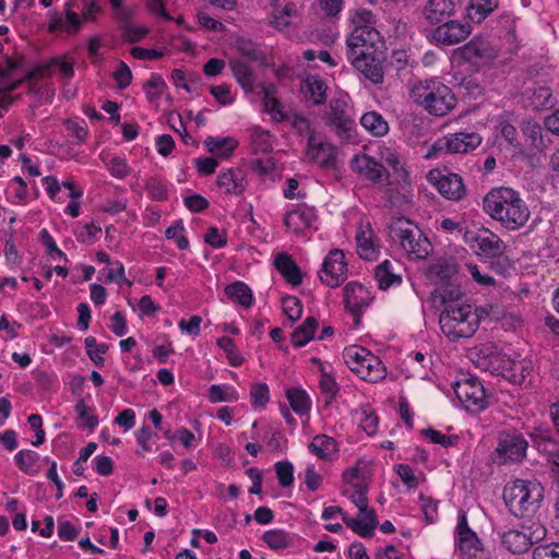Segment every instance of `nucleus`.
I'll return each instance as SVG.
<instances>
[{
    "instance_id": "f257e3e1",
    "label": "nucleus",
    "mask_w": 559,
    "mask_h": 559,
    "mask_svg": "<svg viewBox=\"0 0 559 559\" xmlns=\"http://www.w3.org/2000/svg\"><path fill=\"white\" fill-rule=\"evenodd\" d=\"M382 37L377 29H352L346 38V57L365 79L383 83L384 61Z\"/></svg>"
},
{
    "instance_id": "f03ea898",
    "label": "nucleus",
    "mask_w": 559,
    "mask_h": 559,
    "mask_svg": "<svg viewBox=\"0 0 559 559\" xmlns=\"http://www.w3.org/2000/svg\"><path fill=\"white\" fill-rule=\"evenodd\" d=\"M483 209L509 230L523 227L531 214L520 193L508 187L491 189L483 200Z\"/></svg>"
},
{
    "instance_id": "7ed1b4c3",
    "label": "nucleus",
    "mask_w": 559,
    "mask_h": 559,
    "mask_svg": "<svg viewBox=\"0 0 559 559\" xmlns=\"http://www.w3.org/2000/svg\"><path fill=\"white\" fill-rule=\"evenodd\" d=\"M409 96L417 106L436 117L448 115L456 105L452 90L436 78L415 84L411 88Z\"/></svg>"
},
{
    "instance_id": "20e7f679",
    "label": "nucleus",
    "mask_w": 559,
    "mask_h": 559,
    "mask_svg": "<svg viewBox=\"0 0 559 559\" xmlns=\"http://www.w3.org/2000/svg\"><path fill=\"white\" fill-rule=\"evenodd\" d=\"M487 311L471 304H463L452 308L442 309L439 324L442 333L451 341L462 337H471L477 331L481 319L487 317Z\"/></svg>"
},
{
    "instance_id": "39448f33",
    "label": "nucleus",
    "mask_w": 559,
    "mask_h": 559,
    "mask_svg": "<svg viewBox=\"0 0 559 559\" xmlns=\"http://www.w3.org/2000/svg\"><path fill=\"white\" fill-rule=\"evenodd\" d=\"M343 359L347 367L365 381L377 383L386 376V369L381 359L362 346L345 347Z\"/></svg>"
},
{
    "instance_id": "423d86ee",
    "label": "nucleus",
    "mask_w": 559,
    "mask_h": 559,
    "mask_svg": "<svg viewBox=\"0 0 559 559\" xmlns=\"http://www.w3.org/2000/svg\"><path fill=\"white\" fill-rule=\"evenodd\" d=\"M390 237L415 259H425L431 251V243L424 233L407 219H397L390 226Z\"/></svg>"
},
{
    "instance_id": "0eeeda50",
    "label": "nucleus",
    "mask_w": 559,
    "mask_h": 559,
    "mask_svg": "<svg viewBox=\"0 0 559 559\" xmlns=\"http://www.w3.org/2000/svg\"><path fill=\"white\" fill-rule=\"evenodd\" d=\"M481 141V136L475 131L448 133L428 147L425 158H438L442 154H467L476 150Z\"/></svg>"
},
{
    "instance_id": "6e6552de",
    "label": "nucleus",
    "mask_w": 559,
    "mask_h": 559,
    "mask_svg": "<svg viewBox=\"0 0 559 559\" xmlns=\"http://www.w3.org/2000/svg\"><path fill=\"white\" fill-rule=\"evenodd\" d=\"M528 442L521 432L502 431L490 459L501 466L508 463H521L526 457Z\"/></svg>"
},
{
    "instance_id": "1a4fd4ad",
    "label": "nucleus",
    "mask_w": 559,
    "mask_h": 559,
    "mask_svg": "<svg viewBox=\"0 0 559 559\" xmlns=\"http://www.w3.org/2000/svg\"><path fill=\"white\" fill-rule=\"evenodd\" d=\"M462 406L471 413H479L488 406L486 391L477 377L466 376L452 385Z\"/></svg>"
},
{
    "instance_id": "9d476101",
    "label": "nucleus",
    "mask_w": 559,
    "mask_h": 559,
    "mask_svg": "<svg viewBox=\"0 0 559 559\" xmlns=\"http://www.w3.org/2000/svg\"><path fill=\"white\" fill-rule=\"evenodd\" d=\"M463 239L481 258L495 259L496 257L503 255L507 248L498 235L485 228L465 230Z\"/></svg>"
},
{
    "instance_id": "9b49d317",
    "label": "nucleus",
    "mask_w": 559,
    "mask_h": 559,
    "mask_svg": "<svg viewBox=\"0 0 559 559\" xmlns=\"http://www.w3.org/2000/svg\"><path fill=\"white\" fill-rule=\"evenodd\" d=\"M471 355L477 368L507 379V373H509L512 361L508 355L495 350L492 346L488 345H483Z\"/></svg>"
},
{
    "instance_id": "f8f14e48",
    "label": "nucleus",
    "mask_w": 559,
    "mask_h": 559,
    "mask_svg": "<svg viewBox=\"0 0 559 559\" xmlns=\"http://www.w3.org/2000/svg\"><path fill=\"white\" fill-rule=\"evenodd\" d=\"M320 281L330 287H337L347 278V263L341 249L331 250L319 271Z\"/></svg>"
},
{
    "instance_id": "ddd939ff",
    "label": "nucleus",
    "mask_w": 559,
    "mask_h": 559,
    "mask_svg": "<svg viewBox=\"0 0 559 559\" xmlns=\"http://www.w3.org/2000/svg\"><path fill=\"white\" fill-rule=\"evenodd\" d=\"M326 124L336 133L337 136L346 140L353 138L355 131V121L347 111V105L344 100L334 99L330 103L326 114Z\"/></svg>"
},
{
    "instance_id": "4468645a",
    "label": "nucleus",
    "mask_w": 559,
    "mask_h": 559,
    "mask_svg": "<svg viewBox=\"0 0 559 559\" xmlns=\"http://www.w3.org/2000/svg\"><path fill=\"white\" fill-rule=\"evenodd\" d=\"M503 500L509 511L515 516H525L535 512L543 500L542 491H502Z\"/></svg>"
},
{
    "instance_id": "2eb2a0df",
    "label": "nucleus",
    "mask_w": 559,
    "mask_h": 559,
    "mask_svg": "<svg viewBox=\"0 0 559 559\" xmlns=\"http://www.w3.org/2000/svg\"><path fill=\"white\" fill-rule=\"evenodd\" d=\"M350 168L366 180L374 183H383L389 180V171L385 167L367 154H357L350 160Z\"/></svg>"
},
{
    "instance_id": "dca6fc26",
    "label": "nucleus",
    "mask_w": 559,
    "mask_h": 559,
    "mask_svg": "<svg viewBox=\"0 0 559 559\" xmlns=\"http://www.w3.org/2000/svg\"><path fill=\"white\" fill-rule=\"evenodd\" d=\"M429 181L437 188L440 194L451 201H459L465 195L463 179L457 174H441L431 170L428 175Z\"/></svg>"
},
{
    "instance_id": "f3484780",
    "label": "nucleus",
    "mask_w": 559,
    "mask_h": 559,
    "mask_svg": "<svg viewBox=\"0 0 559 559\" xmlns=\"http://www.w3.org/2000/svg\"><path fill=\"white\" fill-rule=\"evenodd\" d=\"M432 32V38L444 46H453L465 40L472 32L467 22L449 20L439 23Z\"/></svg>"
},
{
    "instance_id": "a211bd4d",
    "label": "nucleus",
    "mask_w": 559,
    "mask_h": 559,
    "mask_svg": "<svg viewBox=\"0 0 559 559\" xmlns=\"http://www.w3.org/2000/svg\"><path fill=\"white\" fill-rule=\"evenodd\" d=\"M305 155L308 162L314 163L321 168L331 169L335 167V147L323 141L320 135L311 136L308 140Z\"/></svg>"
},
{
    "instance_id": "6ab92c4d",
    "label": "nucleus",
    "mask_w": 559,
    "mask_h": 559,
    "mask_svg": "<svg viewBox=\"0 0 559 559\" xmlns=\"http://www.w3.org/2000/svg\"><path fill=\"white\" fill-rule=\"evenodd\" d=\"M343 299L345 307L355 316H359L361 310L369 306L373 297L371 292L357 282H349L343 289Z\"/></svg>"
},
{
    "instance_id": "aec40b11",
    "label": "nucleus",
    "mask_w": 559,
    "mask_h": 559,
    "mask_svg": "<svg viewBox=\"0 0 559 559\" xmlns=\"http://www.w3.org/2000/svg\"><path fill=\"white\" fill-rule=\"evenodd\" d=\"M526 144L536 152H544L551 143L548 131L532 119L523 120L520 124Z\"/></svg>"
},
{
    "instance_id": "412c9836",
    "label": "nucleus",
    "mask_w": 559,
    "mask_h": 559,
    "mask_svg": "<svg viewBox=\"0 0 559 559\" xmlns=\"http://www.w3.org/2000/svg\"><path fill=\"white\" fill-rule=\"evenodd\" d=\"M342 520L354 533L366 538L371 537L378 525V519L374 510L358 512L356 516L347 513L342 514Z\"/></svg>"
},
{
    "instance_id": "4be33fe9",
    "label": "nucleus",
    "mask_w": 559,
    "mask_h": 559,
    "mask_svg": "<svg viewBox=\"0 0 559 559\" xmlns=\"http://www.w3.org/2000/svg\"><path fill=\"white\" fill-rule=\"evenodd\" d=\"M317 215L312 207L299 206L286 213L284 224L294 234H301L304 230L312 227Z\"/></svg>"
},
{
    "instance_id": "5701e85b",
    "label": "nucleus",
    "mask_w": 559,
    "mask_h": 559,
    "mask_svg": "<svg viewBox=\"0 0 559 559\" xmlns=\"http://www.w3.org/2000/svg\"><path fill=\"white\" fill-rule=\"evenodd\" d=\"M217 185L226 194L240 195L247 187L246 174L241 168H228L217 176Z\"/></svg>"
},
{
    "instance_id": "b1692460",
    "label": "nucleus",
    "mask_w": 559,
    "mask_h": 559,
    "mask_svg": "<svg viewBox=\"0 0 559 559\" xmlns=\"http://www.w3.org/2000/svg\"><path fill=\"white\" fill-rule=\"evenodd\" d=\"M461 0H429L424 8V16L430 24H439L450 17Z\"/></svg>"
},
{
    "instance_id": "393cba45",
    "label": "nucleus",
    "mask_w": 559,
    "mask_h": 559,
    "mask_svg": "<svg viewBox=\"0 0 559 559\" xmlns=\"http://www.w3.org/2000/svg\"><path fill=\"white\" fill-rule=\"evenodd\" d=\"M457 548L467 555H475L481 549L480 540L467 524L465 513H461L456 525Z\"/></svg>"
},
{
    "instance_id": "a878e982",
    "label": "nucleus",
    "mask_w": 559,
    "mask_h": 559,
    "mask_svg": "<svg viewBox=\"0 0 559 559\" xmlns=\"http://www.w3.org/2000/svg\"><path fill=\"white\" fill-rule=\"evenodd\" d=\"M522 97L526 107H531L536 110L551 108L557 103V99L554 97L552 92L548 86L527 87Z\"/></svg>"
},
{
    "instance_id": "bb28decb",
    "label": "nucleus",
    "mask_w": 559,
    "mask_h": 559,
    "mask_svg": "<svg viewBox=\"0 0 559 559\" xmlns=\"http://www.w3.org/2000/svg\"><path fill=\"white\" fill-rule=\"evenodd\" d=\"M357 252L364 260H376L380 253L374 241L373 231L369 226H360L356 234Z\"/></svg>"
},
{
    "instance_id": "cd10ccee",
    "label": "nucleus",
    "mask_w": 559,
    "mask_h": 559,
    "mask_svg": "<svg viewBox=\"0 0 559 559\" xmlns=\"http://www.w3.org/2000/svg\"><path fill=\"white\" fill-rule=\"evenodd\" d=\"M499 536L502 546L512 554H524L531 548V539L526 537L523 527L499 533Z\"/></svg>"
},
{
    "instance_id": "c85d7f7f",
    "label": "nucleus",
    "mask_w": 559,
    "mask_h": 559,
    "mask_svg": "<svg viewBox=\"0 0 559 559\" xmlns=\"http://www.w3.org/2000/svg\"><path fill=\"white\" fill-rule=\"evenodd\" d=\"M308 448L317 457L324 461L334 460L338 453L337 442L326 435L316 436Z\"/></svg>"
},
{
    "instance_id": "c756f323",
    "label": "nucleus",
    "mask_w": 559,
    "mask_h": 559,
    "mask_svg": "<svg viewBox=\"0 0 559 559\" xmlns=\"http://www.w3.org/2000/svg\"><path fill=\"white\" fill-rule=\"evenodd\" d=\"M229 67L243 91L247 93L252 92L254 90L255 75L250 64L242 59H234L229 61Z\"/></svg>"
},
{
    "instance_id": "7c9ffc66",
    "label": "nucleus",
    "mask_w": 559,
    "mask_h": 559,
    "mask_svg": "<svg viewBox=\"0 0 559 559\" xmlns=\"http://www.w3.org/2000/svg\"><path fill=\"white\" fill-rule=\"evenodd\" d=\"M274 265L289 284L296 286L301 283L300 269L289 254L285 252L278 253L275 257Z\"/></svg>"
},
{
    "instance_id": "2f4dec72",
    "label": "nucleus",
    "mask_w": 559,
    "mask_h": 559,
    "mask_svg": "<svg viewBox=\"0 0 559 559\" xmlns=\"http://www.w3.org/2000/svg\"><path fill=\"white\" fill-rule=\"evenodd\" d=\"M207 152L224 159L228 158L238 146V141L231 136H207L204 140Z\"/></svg>"
},
{
    "instance_id": "473e14b6",
    "label": "nucleus",
    "mask_w": 559,
    "mask_h": 559,
    "mask_svg": "<svg viewBox=\"0 0 559 559\" xmlns=\"http://www.w3.org/2000/svg\"><path fill=\"white\" fill-rule=\"evenodd\" d=\"M360 124L374 138H382L386 135L390 130L388 121L377 111L365 112L360 118Z\"/></svg>"
},
{
    "instance_id": "72a5a7b5",
    "label": "nucleus",
    "mask_w": 559,
    "mask_h": 559,
    "mask_svg": "<svg viewBox=\"0 0 559 559\" xmlns=\"http://www.w3.org/2000/svg\"><path fill=\"white\" fill-rule=\"evenodd\" d=\"M436 294L439 295V298H440V302L444 308H447L448 306H451L452 308L454 307H457V306H461L463 305L464 302H461V298H462V290L460 288L459 285L454 284V283H444L443 285H441L439 287L438 290H433V293L431 294V298L433 300V302L436 304Z\"/></svg>"
},
{
    "instance_id": "f704fd0d",
    "label": "nucleus",
    "mask_w": 559,
    "mask_h": 559,
    "mask_svg": "<svg viewBox=\"0 0 559 559\" xmlns=\"http://www.w3.org/2000/svg\"><path fill=\"white\" fill-rule=\"evenodd\" d=\"M263 106L264 110L271 115L276 122L286 121L289 118V111H285L283 105L274 96V87L266 86L263 88Z\"/></svg>"
},
{
    "instance_id": "c9c22d12",
    "label": "nucleus",
    "mask_w": 559,
    "mask_h": 559,
    "mask_svg": "<svg viewBox=\"0 0 559 559\" xmlns=\"http://www.w3.org/2000/svg\"><path fill=\"white\" fill-rule=\"evenodd\" d=\"M374 277L378 282V287L382 290L400 285L402 282L401 276L395 274L393 264L389 260H384L376 267Z\"/></svg>"
},
{
    "instance_id": "e433bc0d",
    "label": "nucleus",
    "mask_w": 559,
    "mask_h": 559,
    "mask_svg": "<svg viewBox=\"0 0 559 559\" xmlns=\"http://www.w3.org/2000/svg\"><path fill=\"white\" fill-rule=\"evenodd\" d=\"M250 143L254 153H269L273 150L274 136L259 126L249 129Z\"/></svg>"
},
{
    "instance_id": "4c0bfd02",
    "label": "nucleus",
    "mask_w": 559,
    "mask_h": 559,
    "mask_svg": "<svg viewBox=\"0 0 559 559\" xmlns=\"http://www.w3.org/2000/svg\"><path fill=\"white\" fill-rule=\"evenodd\" d=\"M317 325V320L313 317H308L290 334L292 344L295 347H302L308 344L313 338Z\"/></svg>"
},
{
    "instance_id": "58836bf2",
    "label": "nucleus",
    "mask_w": 559,
    "mask_h": 559,
    "mask_svg": "<svg viewBox=\"0 0 559 559\" xmlns=\"http://www.w3.org/2000/svg\"><path fill=\"white\" fill-rule=\"evenodd\" d=\"M226 296L245 308L251 307L253 302V294L250 287L243 282H235L225 287Z\"/></svg>"
},
{
    "instance_id": "ea45409f",
    "label": "nucleus",
    "mask_w": 559,
    "mask_h": 559,
    "mask_svg": "<svg viewBox=\"0 0 559 559\" xmlns=\"http://www.w3.org/2000/svg\"><path fill=\"white\" fill-rule=\"evenodd\" d=\"M295 132L300 136L307 138V141L311 136H318L319 134L314 131L311 120L301 112L292 110L289 111V118L286 119Z\"/></svg>"
},
{
    "instance_id": "a19ab883",
    "label": "nucleus",
    "mask_w": 559,
    "mask_h": 559,
    "mask_svg": "<svg viewBox=\"0 0 559 559\" xmlns=\"http://www.w3.org/2000/svg\"><path fill=\"white\" fill-rule=\"evenodd\" d=\"M294 5L292 3H282L280 0H271L270 15L271 23L276 27H285L289 24L288 19L292 16Z\"/></svg>"
},
{
    "instance_id": "79ce46f5",
    "label": "nucleus",
    "mask_w": 559,
    "mask_h": 559,
    "mask_svg": "<svg viewBox=\"0 0 559 559\" xmlns=\"http://www.w3.org/2000/svg\"><path fill=\"white\" fill-rule=\"evenodd\" d=\"M286 397L296 414L306 415L310 411L311 401L306 391L299 388H290L286 391Z\"/></svg>"
},
{
    "instance_id": "37998d69",
    "label": "nucleus",
    "mask_w": 559,
    "mask_h": 559,
    "mask_svg": "<svg viewBox=\"0 0 559 559\" xmlns=\"http://www.w3.org/2000/svg\"><path fill=\"white\" fill-rule=\"evenodd\" d=\"M532 371L533 367L531 361L512 359L509 373H507V380L513 384L522 385Z\"/></svg>"
},
{
    "instance_id": "c03bdc74",
    "label": "nucleus",
    "mask_w": 559,
    "mask_h": 559,
    "mask_svg": "<svg viewBox=\"0 0 559 559\" xmlns=\"http://www.w3.org/2000/svg\"><path fill=\"white\" fill-rule=\"evenodd\" d=\"M262 539L273 550H282L293 544V537L287 532L277 528L266 531Z\"/></svg>"
},
{
    "instance_id": "a18cd8bd",
    "label": "nucleus",
    "mask_w": 559,
    "mask_h": 559,
    "mask_svg": "<svg viewBox=\"0 0 559 559\" xmlns=\"http://www.w3.org/2000/svg\"><path fill=\"white\" fill-rule=\"evenodd\" d=\"M497 7L498 0H475L468 8V16L479 23Z\"/></svg>"
},
{
    "instance_id": "49530a36",
    "label": "nucleus",
    "mask_w": 559,
    "mask_h": 559,
    "mask_svg": "<svg viewBox=\"0 0 559 559\" xmlns=\"http://www.w3.org/2000/svg\"><path fill=\"white\" fill-rule=\"evenodd\" d=\"M238 396V392L228 385L212 384L209 388L207 397L212 403L236 402Z\"/></svg>"
},
{
    "instance_id": "de8ad7c7",
    "label": "nucleus",
    "mask_w": 559,
    "mask_h": 559,
    "mask_svg": "<svg viewBox=\"0 0 559 559\" xmlns=\"http://www.w3.org/2000/svg\"><path fill=\"white\" fill-rule=\"evenodd\" d=\"M84 345L90 359L96 366L103 367L105 364L103 355L108 350V345L105 343L98 344L94 336H87L84 340Z\"/></svg>"
},
{
    "instance_id": "09e8293b",
    "label": "nucleus",
    "mask_w": 559,
    "mask_h": 559,
    "mask_svg": "<svg viewBox=\"0 0 559 559\" xmlns=\"http://www.w3.org/2000/svg\"><path fill=\"white\" fill-rule=\"evenodd\" d=\"M356 418L367 435L372 436L377 432L379 420L378 416L371 408L361 407L356 412Z\"/></svg>"
},
{
    "instance_id": "8fccbe9b",
    "label": "nucleus",
    "mask_w": 559,
    "mask_h": 559,
    "mask_svg": "<svg viewBox=\"0 0 559 559\" xmlns=\"http://www.w3.org/2000/svg\"><path fill=\"white\" fill-rule=\"evenodd\" d=\"M319 386L322 395L325 399V404L330 405L336 397L340 386L336 383L334 377L330 373L325 372L323 369L321 370V378L319 381Z\"/></svg>"
},
{
    "instance_id": "3c124183",
    "label": "nucleus",
    "mask_w": 559,
    "mask_h": 559,
    "mask_svg": "<svg viewBox=\"0 0 559 559\" xmlns=\"http://www.w3.org/2000/svg\"><path fill=\"white\" fill-rule=\"evenodd\" d=\"M306 86L307 93L314 104L320 105L325 102L326 86L323 80L317 76H310L306 80Z\"/></svg>"
},
{
    "instance_id": "603ef678",
    "label": "nucleus",
    "mask_w": 559,
    "mask_h": 559,
    "mask_svg": "<svg viewBox=\"0 0 559 559\" xmlns=\"http://www.w3.org/2000/svg\"><path fill=\"white\" fill-rule=\"evenodd\" d=\"M251 405L254 408H263L270 401V390L266 383L255 382L250 388Z\"/></svg>"
},
{
    "instance_id": "864d4df0",
    "label": "nucleus",
    "mask_w": 559,
    "mask_h": 559,
    "mask_svg": "<svg viewBox=\"0 0 559 559\" xmlns=\"http://www.w3.org/2000/svg\"><path fill=\"white\" fill-rule=\"evenodd\" d=\"M48 71L60 75L63 80H70L74 75L73 62L67 61L64 57L53 58L48 63Z\"/></svg>"
},
{
    "instance_id": "5fc2aeb1",
    "label": "nucleus",
    "mask_w": 559,
    "mask_h": 559,
    "mask_svg": "<svg viewBox=\"0 0 559 559\" xmlns=\"http://www.w3.org/2000/svg\"><path fill=\"white\" fill-rule=\"evenodd\" d=\"M353 29H376V19L371 11L366 9H357L352 14Z\"/></svg>"
},
{
    "instance_id": "6e6d98bb",
    "label": "nucleus",
    "mask_w": 559,
    "mask_h": 559,
    "mask_svg": "<svg viewBox=\"0 0 559 559\" xmlns=\"http://www.w3.org/2000/svg\"><path fill=\"white\" fill-rule=\"evenodd\" d=\"M456 272V263L452 260H438L430 266V273L440 280H449Z\"/></svg>"
},
{
    "instance_id": "4d7b16f0",
    "label": "nucleus",
    "mask_w": 559,
    "mask_h": 559,
    "mask_svg": "<svg viewBox=\"0 0 559 559\" xmlns=\"http://www.w3.org/2000/svg\"><path fill=\"white\" fill-rule=\"evenodd\" d=\"M38 459L39 455L32 450H21L14 456L16 464L26 473H34L36 471Z\"/></svg>"
},
{
    "instance_id": "13d9d810",
    "label": "nucleus",
    "mask_w": 559,
    "mask_h": 559,
    "mask_svg": "<svg viewBox=\"0 0 559 559\" xmlns=\"http://www.w3.org/2000/svg\"><path fill=\"white\" fill-rule=\"evenodd\" d=\"M274 469L282 487H290L294 484V466L289 461L275 463Z\"/></svg>"
},
{
    "instance_id": "bf43d9fd",
    "label": "nucleus",
    "mask_w": 559,
    "mask_h": 559,
    "mask_svg": "<svg viewBox=\"0 0 559 559\" xmlns=\"http://www.w3.org/2000/svg\"><path fill=\"white\" fill-rule=\"evenodd\" d=\"M165 88V81L160 75L155 73L151 75L150 80L144 85L145 94L150 102L157 100Z\"/></svg>"
},
{
    "instance_id": "052dcab7",
    "label": "nucleus",
    "mask_w": 559,
    "mask_h": 559,
    "mask_svg": "<svg viewBox=\"0 0 559 559\" xmlns=\"http://www.w3.org/2000/svg\"><path fill=\"white\" fill-rule=\"evenodd\" d=\"M145 188L150 197L156 201L166 200L168 197L167 185L159 178L151 177L146 181Z\"/></svg>"
},
{
    "instance_id": "680f3d73",
    "label": "nucleus",
    "mask_w": 559,
    "mask_h": 559,
    "mask_svg": "<svg viewBox=\"0 0 559 559\" xmlns=\"http://www.w3.org/2000/svg\"><path fill=\"white\" fill-rule=\"evenodd\" d=\"M396 473L408 489L417 488L421 485V475H416L407 464L396 465Z\"/></svg>"
},
{
    "instance_id": "e2e57ef3",
    "label": "nucleus",
    "mask_w": 559,
    "mask_h": 559,
    "mask_svg": "<svg viewBox=\"0 0 559 559\" xmlns=\"http://www.w3.org/2000/svg\"><path fill=\"white\" fill-rule=\"evenodd\" d=\"M421 433L430 440V442L435 444H440L443 448L453 447L457 443V436H447L441 433L438 430H435L432 428H427L421 431Z\"/></svg>"
},
{
    "instance_id": "0e129e2a",
    "label": "nucleus",
    "mask_w": 559,
    "mask_h": 559,
    "mask_svg": "<svg viewBox=\"0 0 559 559\" xmlns=\"http://www.w3.org/2000/svg\"><path fill=\"white\" fill-rule=\"evenodd\" d=\"M282 307L284 313L292 321H296L301 317L302 305L301 301L295 296H286L282 299Z\"/></svg>"
},
{
    "instance_id": "69168bd1",
    "label": "nucleus",
    "mask_w": 559,
    "mask_h": 559,
    "mask_svg": "<svg viewBox=\"0 0 559 559\" xmlns=\"http://www.w3.org/2000/svg\"><path fill=\"white\" fill-rule=\"evenodd\" d=\"M74 408L78 417L85 423L91 431L94 430L98 425V418L92 414V409L85 404L84 400H79Z\"/></svg>"
},
{
    "instance_id": "338daca9",
    "label": "nucleus",
    "mask_w": 559,
    "mask_h": 559,
    "mask_svg": "<svg viewBox=\"0 0 559 559\" xmlns=\"http://www.w3.org/2000/svg\"><path fill=\"white\" fill-rule=\"evenodd\" d=\"M408 66H412V61L408 52L404 49L392 51L386 64L388 68L395 70L397 73Z\"/></svg>"
},
{
    "instance_id": "774afa93",
    "label": "nucleus",
    "mask_w": 559,
    "mask_h": 559,
    "mask_svg": "<svg viewBox=\"0 0 559 559\" xmlns=\"http://www.w3.org/2000/svg\"><path fill=\"white\" fill-rule=\"evenodd\" d=\"M534 559H559V544L537 546L533 551Z\"/></svg>"
}]
</instances>
